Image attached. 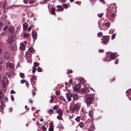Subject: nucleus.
I'll list each match as a JSON object with an SVG mask.
<instances>
[{
    "label": "nucleus",
    "mask_w": 131,
    "mask_h": 131,
    "mask_svg": "<svg viewBox=\"0 0 131 131\" xmlns=\"http://www.w3.org/2000/svg\"><path fill=\"white\" fill-rule=\"evenodd\" d=\"M16 37V35L14 33H11L8 39V43L10 44L12 43L13 42V39L15 38Z\"/></svg>",
    "instance_id": "obj_1"
},
{
    "label": "nucleus",
    "mask_w": 131,
    "mask_h": 131,
    "mask_svg": "<svg viewBox=\"0 0 131 131\" xmlns=\"http://www.w3.org/2000/svg\"><path fill=\"white\" fill-rule=\"evenodd\" d=\"M94 96L93 94L92 95L91 97L90 96L87 98L86 100V103L87 105H90L93 101V98Z\"/></svg>",
    "instance_id": "obj_2"
},
{
    "label": "nucleus",
    "mask_w": 131,
    "mask_h": 131,
    "mask_svg": "<svg viewBox=\"0 0 131 131\" xmlns=\"http://www.w3.org/2000/svg\"><path fill=\"white\" fill-rule=\"evenodd\" d=\"M66 97L67 99L70 102L72 100L71 97H72V93L71 92H68L66 93Z\"/></svg>",
    "instance_id": "obj_3"
},
{
    "label": "nucleus",
    "mask_w": 131,
    "mask_h": 131,
    "mask_svg": "<svg viewBox=\"0 0 131 131\" xmlns=\"http://www.w3.org/2000/svg\"><path fill=\"white\" fill-rule=\"evenodd\" d=\"M81 107V106L80 105H78L77 104H75L73 107V110L75 111H79Z\"/></svg>",
    "instance_id": "obj_4"
},
{
    "label": "nucleus",
    "mask_w": 131,
    "mask_h": 131,
    "mask_svg": "<svg viewBox=\"0 0 131 131\" xmlns=\"http://www.w3.org/2000/svg\"><path fill=\"white\" fill-rule=\"evenodd\" d=\"M72 95L73 101H75L78 100V96L77 94L76 93H72Z\"/></svg>",
    "instance_id": "obj_5"
},
{
    "label": "nucleus",
    "mask_w": 131,
    "mask_h": 131,
    "mask_svg": "<svg viewBox=\"0 0 131 131\" xmlns=\"http://www.w3.org/2000/svg\"><path fill=\"white\" fill-rule=\"evenodd\" d=\"M36 78L35 75H33L32 76L31 78L30 79V81L32 84V83L35 84L36 83Z\"/></svg>",
    "instance_id": "obj_6"
},
{
    "label": "nucleus",
    "mask_w": 131,
    "mask_h": 131,
    "mask_svg": "<svg viewBox=\"0 0 131 131\" xmlns=\"http://www.w3.org/2000/svg\"><path fill=\"white\" fill-rule=\"evenodd\" d=\"M80 88L81 86L80 85H76L75 86L73 90L75 92H78L80 91Z\"/></svg>",
    "instance_id": "obj_7"
},
{
    "label": "nucleus",
    "mask_w": 131,
    "mask_h": 131,
    "mask_svg": "<svg viewBox=\"0 0 131 131\" xmlns=\"http://www.w3.org/2000/svg\"><path fill=\"white\" fill-rule=\"evenodd\" d=\"M2 83L7 84L8 83V79L7 77L4 76L3 77V80L2 81Z\"/></svg>",
    "instance_id": "obj_8"
},
{
    "label": "nucleus",
    "mask_w": 131,
    "mask_h": 131,
    "mask_svg": "<svg viewBox=\"0 0 131 131\" xmlns=\"http://www.w3.org/2000/svg\"><path fill=\"white\" fill-rule=\"evenodd\" d=\"M108 38L106 36H104L103 38V42L104 43H106L108 41Z\"/></svg>",
    "instance_id": "obj_9"
},
{
    "label": "nucleus",
    "mask_w": 131,
    "mask_h": 131,
    "mask_svg": "<svg viewBox=\"0 0 131 131\" xmlns=\"http://www.w3.org/2000/svg\"><path fill=\"white\" fill-rule=\"evenodd\" d=\"M6 66H9L10 68L12 69L14 67L13 64L12 63L9 62H8L7 63Z\"/></svg>",
    "instance_id": "obj_10"
},
{
    "label": "nucleus",
    "mask_w": 131,
    "mask_h": 131,
    "mask_svg": "<svg viewBox=\"0 0 131 131\" xmlns=\"http://www.w3.org/2000/svg\"><path fill=\"white\" fill-rule=\"evenodd\" d=\"M49 131H53V124L52 123H50L49 124V127L48 129Z\"/></svg>",
    "instance_id": "obj_11"
},
{
    "label": "nucleus",
    "mask_w": 131,
    "mask_h": 131,
    "mask_svg": "<svg viewBox=\"0 0 131 131\" xmlns=\"http://www.w3.org/2000/svg\"><path fill=\"white\" fill-rule=\"evenodd\" d=\"M58 113L59 115L60 116H62L63 115L62 111V110L61 108H59L56 111Z\"/></svg>",
    "instance_id": "obj_12"
},
{
    "label": "nucleus",
    "mask_w": 131,
    "mask_h": 131,
    "mask_svg": "<svg viewBox=\"0 0 131 131\" xmlns=\"http://www.w3.org/2000/svg\"><path fill=\"white\" fill-rule=\"evenodd\" d=\"M8 29L10 32H13L14 31V27L13 26H10L9 27Z\"/></svg>",
    "instance_id": "obj_13"
},
{
    "label": "nucleus",
    "mask_w": 131,
    "mask_h": 131,
    "mask_svg": "<svg viewBox=\"0 0 131 131\" xmlns=\"http://www.w3.org/2000/svg\"><path fill=\"white\" fill-rule=\"evenodd\" d=\"M89 114L91 118H93V111L92 110H90L89 112Z\"/></svg>",
    "instance_id": "obj_14"
},
{
    "label": "nucleus",
    "mask_w": 131,
    "mask_h": 131,
    "mask_svg": "<svg viewBox=\"0 0 131 131\" xmlns=\"http://www.w3.org/2000/svg\"><path fill=\"white\" fill-rule=\"evenodd\" d=\"M4 56L6 59H8L9 57V55L8 53L7 52H5L4 54Z\"/></svg>",
    "instance_id": "obj_15"
},
{
    "label": "nucleus",
    "mask_w": 131,
    "mask_h": 131,
    "mask_svg": "<svg viewBox=\"0 0 131 131\" xmlns=\"http://www.w3.org/2000/svg\"><path fill=\"white\" fill-rule=\"evenodd\" d=\"M56 7L60 9V11L62 12L63 11L64 7H63L62 6L60 5H57L56 6Z\"/></svg>",
    "instance_id": "obj_16"
},
{
    "label": "nucleus",
    "mask_w": 131,
    "mask_h": 131,
    "mask_svg": "<svg viewBox=\"0 0 131 131\" xmlns=\"http://www.w3.org/2000/svg\"><path fill=\"white\" fill-rule=\"evenodd\" d=\"M23 26L24 29V30H27V28L28 27V26L27 24L25 23L24 24H23Z\"/></svg>",
    "instance_id": "obj_17"
},
{
    "label": "nucleus",
    "mask_w": 131,
    "mask_h": 131,
    "mask_svg": "<svg viewBox=\"0 0 131 131\" xmlns=\"http://www.w3.org/2000/svg\"><path fill=\"white\" fill-rule=\"evenodd\" d=\"M25 48V45L21 43L20 44V46L19 48L20 49L22 50H23Z\"/></svg>",
    "instance_id": "obj_18"
},
{
    "label": "nucleus",
    "mask_w": 131,
    "mask_h": 131,
    "mask_svg": "<svg viewBox=\"0 0 131 131\" xmlns=\"http://www.w3.org/2000/svg\"><path fill=\"white\" fill-rule=\"evenodd\" d=\"M37 33H32V37L33 39H36L37 38Z\"/></svg>",
    "instance_id": "obj_19"
},
{
    "label": "nucleus",
    "mask_w": 131,
    "mask_h": 131,
    "mask_svg": "<svg viewBox=\"0 0 131 131\" xmlns=\"http://www.w3.org/2000/svg\"><path fill=\"white\" fill-rule=\"evenodd\" d=\"M5 83H2V89L3 91H5L6 89V86Z\"/></svg>",
    "instance_id": "obj_20"
},
{
    "label": "nucleus",
    "mask_w": 131,
    "mask_h": 131,
    "mask_svg": "<svg viewBox=\"0 0 131 131\" xmlns=\"http://www.w3.org/2000/svg\"><path fill=\"white\" fill-rule=\"evenodd\" d=\"M110 58L111 59H114V60L115 58V56L114 54H112L110 55Z\"/></svg>",
    "instance_id": "obj_21"
},
{
    "label": "nucleus",
    "mask_w": 131,
    "mask_h": 131,
    "mask_svg": "<svg viewBox=\"0 0 131 131\" xmlns=\"http://www.w3.org/2000/svg\"><path fill=\"white\" fill-rule=\"evenodd\" d=\"M20 76L22 78L24 79L25 77V74L24 73H20L19 74Z\"/></svg>",
    "instance_id": "obj_22"
},
{
    "label": "nucleus",
    "mask_w": 131,
    "mask_h": 131,
    "mask_svg": "<svg viewBox=\"0 0 131 131\" xmlns=\"http://www.w3.org/2000/svg\"><path fill=\"white\" fill-rule=\"evenodd\" d=\"M80 118L81 117L80 116H78L77 118H75V120L78 122H79Z\"/></svg>",
    "instance_id": "obj_23"
},
{
    "label": "nucleus",
    "mask_w": 131,
    "mask_h": 131,
    "mask_svg": "<svg viewBox=\"0 0 131 131\" xmlns=\"http://www.w3.org/2000/svg\"><path fill=\"white\" fill-rule=\"evenodd\" d=\"M16 48V46L14 45H13L11 47V49L13 51H14L15 50Z\"/></svg>",
    "instance_id": "obj_24"
},
{
    "label": "nucleus",
    "mask_w": 131,
    "mask_h": 131,
    "mask_svg": "<svg viewBox=\"0 0 131 131\" xmlns=\"http://www.w3.org/2000/svg\"><path fill=\"white\" fill-rule=\"evenodd\" d=\"M29 50L30 52H32L34 51V50L33 48L30 47L29 48Z\"/></svg>",
    "instance_id": "obj_25"
},
{
    "label": "nucleus",
    "mask_w": 131,
    "mask_h": 131,
    "mask_svg": "<svg viewBox=\"0 0 131 131\" xmlns=\"http://www.w3.org/2000/svg\"><path fill=\"white\" fill-rule=\"evenodd\" d=\"M29 33H24L23 36L25 38H27L29 36Z\"/></svg>",
    "instance_id": "obj_26"
},
{
    "label": "nucleus",
    "mask_w": 131,
    "mask_h": 131,
    "mask_svg": "<svg viewBox=\"0 0 131 131\" xmlns=\"http://www.w3.org/2000/svg\"><path fill=\"white\" fill-rule=\"evenodd\" d=\"M55 9L54 8L51 9V13L52 14L54 15L55 14L54 12Z\"/></svg>",
    "instance_id": "obj_27"
},
{
    "label": "nucleus",
    "mask_w": 131,
    "mask_h": 131,
    "mask_svg": "<svg viewBox=\"0 0 131 131\" xmlns=\"http://www.w3.org/2000/svg\"><path fill=\"white\" fill-rule=\"evenodd\" d=\"M3 97V94L1 90H0V99H2Z\"/></svg>",
    "instance_id": "obj_28"
},
{
    "label": "nucleus",
    "mask_w": 131,
    "mask_h": 131,
    "mask_svg": "<svg viewBox=\"0 0 131 131\" xmlns=\"http://www.w3.org/2000/svg\"><path fill=\"white\" fill-rule=\"evenodd\" d=\"M60 100L64 101V102H66V100L64 98L63 96H61L60 97Z\"/></svg>",
    "instance_id": "obj_29"
},
{
    "label": "nucleus",
    "mask_w": 131,
    "mask_h": 131,
    "mask_svg": "<svg viewBox=\"0 0 131 131\" xmlns=\"http://www.w3.org/2000/svg\"><path fill=\"white\" fill-rule=\"evenodd\" d=\"M58 108H59V106L58 105H55L53 107V109L54 110H55L57 109Z\"/></svg>",
    "instance_id": "obj_30"
},
{
    "label": "nucleus",
    "mask_w": 131,
    "mask_h": 131,
    "mask_svg": "<svg viewBox=\"0 0 131 131\" xmlns=\"http://www.w3.org/2000/svg\"><path fill=\"white\" fill-rule=\"evenodd\" d=\"M87 91V90L86 89H82V92L83 93H85Z\"/></svg>",
    "instance_id": "obj_31"
},
{
    "label": "nucleus",
    "mask_w": 131,
    "mask_h": 131,
    "mask_svg": "<svg viewBox=\"0 0 131 131\" xmlns=\"http://www.w3.org/2000/svg\"><path fill=\"white\" fill-rule=\"evenodd\" d=\"M63 7L65 8L66 9L68 7V5L66 4H63Z\"/></svg>",
    "instance_id": "obj_32"
},
{
    "label": "nucleus",
    "mask_w": 131,
    "mask_h": 131,
    "mask_svg": "<svg viewBox=\"0 0 131 131\" xmlns=\"http://www.w3.org/2000/svg\"><path fill=\"white\" fill-rule=\"evenodd\" d=\"M42 130L44 131H45L47 129L46 127H45L43 126H42L41 127Z\"/></svg>",
    "instance_id": "obj_33"
},
{
    "label": "nucleus",
    "mask_w": 131,
    "mask_h": 131,
    "mask_svg": "<svg viewBox=\"0 0 131 131\" xmlns=\"http://www.w3.org/2000/svg\"><path fill=\"white\" fill-rule=\"evenodd\" d=\"M3 26V23L2 22L0 21V29H1Z\"/></svg>",
    "instance_id": "obj_34"
},
{
    "label": "nucleus",
    "mask_w": 131,
    "mask_h": 131,
    "mask_svg": "<svg viewBox=\"0 0 131 131\" xmlns=\"http://www.w3.org/2000/svg\"><path fill=\"white\" fill-rule=\"evenodd\" d=\"M37 71L39 72H41L42 71V69L40 67H38L37 68Z\"/></svg>",
    "instance_id": "obj_35"
},
{
    "label": "nucleus",
    "mask_w": 131,
    "mask_h": 131,
    "mask_svg": "<svg viewBox=\"0 0 131 131\" xmlns=\"http://www.w3.org/2000/svg\"><path fill=\"white\" fill-rule=\"evenodd\" d=\"M60 116V115H58L57 117V118L59 120H61L62 119V117H61V116Z\"/></svg>",
    "instance_id": "obj_36"
},
{
    "label": "nucleus",
    "mask_w": 131,
    "mask_h": 131,
    "mask_svg": "<svg viewBox=\"0 0 131 131\" xmlns=\"http://www.w3.org/2000/svg\"><path fill=\"white\" fill-rule=\"evenodd\" d=\"M36 70V68L34 67H33L32 72L33 73H35V72Z\"/></svg>",
    "instance_id": "obj_37"
},
{
    "label": "nucleus",
    "mask_w": 131,
    "mask_h": 131,
    "mask_svg": "<svg viewBox=\"0 0 131 131\" xmlns=\"http://www.w3.org/2000/svg\"><path fill=\"white\" fill-rule=\"evenodd\" d=\"M8 28V27L7 26H5V27L3 28L2 29L3 30L5 31L6 30L7 28Z\"/></svg>",
    "instance_id": "obj_38"
},
{
    "label": "nucleus",
    "mask_w": 131,
    "mask_h": 131,
    "mask_svg": "<svg viewBox=\"0 0 131 131\" xmlns=\"http://www.w3.org/2000/svg\"><path fill=\"white\" fill-rule=\"evenodd\" d=\"M103 15V14L102 13H101L100 14H98V16L100 18H101Z\"/></svg>",
    "instance_id": "obj_39"
},
{
    "label": "nucleus",
    "mask_w": 131,
    "mask_h": 131,
    "mask_svg": "<svg viewBox=\"0 0 131 131\" xmlns=\"http://www.w3.org/2000/svg\"><path fill=\"white\" fill-rule=\"evenodd\" d=\"M79 126L81 128H82L83 126V124L82 122H80L79 124Z\"/></svg>",
    "instance_id": "obj_40"
},
{
    "label": "nucleus",
    "mask_w": 131,
    "mask_h": 131,
    "mask_svg": "<svg viewBox=\"0 0 131 131\" xmlns=\"http://www.w3.org/2000/svg\"><path fill=\"white\" fill-rule=\"evenodd\" d=\"M34 65L35 67H37L38 66V63L37 62H35L34 63Z\"/></svg>",
    "instance_id": "obj_41"
},
{
    "label": "nucleus",
    "mask_w": 131,
    "mask_h": 131,
    "mask_svg": "<svg viewBox=\"0 0 131 131\" xmlns=\"http://www.w3.org/2000/svg\"><path fill=\"white\" fill-rule=\"evenodd\" d=\"M31 54L29 52H27L26 53V56H27V57H30V56H31Z\"/></svg>",
    "instance_id": "obj_42"
},
{
    "label": "nucleus",
    "mask_w": 131,
    "mask_h": 131,
    "mask_svg": "<svg viewBox=\"0 0 131 131\" xmlns=\"http://www.w3.org/2000/svg\"><path fill=\"white\" fill-rule=\"evenodd\" d=\"M4 110L3 108V107L1 106H0V112H2Z\"/></svg>",
    "instance_id": "obj_43"
},
{
    "label": "nucleus",
    "mask_w": 131,
    "mask_h": 131,
    "mask_svg": "<svg viewBox=\"0 0 131 131\" xmlns=\"http://www.w3.org/2000/svg\"><path fill=\"white\" fill-rule=\"evenodd\" d=\"M73 81L72 79H70L69 80L68 83L70 85H71L72 84Z\"/></svg>",
    "instance_id": "obj_44"
},
{
    "label": "nucleus",
    "mask_w": 131,
    "mask_h": 131,
    "mask_svg": "<svg viewBox=\"0 0 131 131\" xmlns=\"http://www.w3.org/2000/svg\"><path fill=\"white\" fill-rule=\"evenodd\" d=\"M53 112V110L52 109H50L48 111V112L49 114H51Z\"/></svg>",
    "instance_id": "obj_45"
},
{
    "label": "nucleus",
    "mask_w": 131,
    "mask_h": 131,
    "mask_svg": "<svg viewBox=\"0 0 131 131\" xmlns=\"http://www.w3.org/2000/svg\"><path fill=\"white\" fill-rule=\"evenodd\" d=\"M115 34H113L112 36V39H114L115 37Z\"/></svg>",
    "instance_id": "obj_46"
},
{
    "label": "nucleus",
    "mask_w": 131,
    "mask_h": 131,
    "mask_svg": "<svg viewBox=\"0 0 131 131\" xmlns=\"http://www.w3.org/2000/svg\"><path fill=\"white\" fill-rule=\"evenodd\" d=\"M54 100V99L52 97H51V99L50 100V102L51 103H53V101Z\"/></svg>",
    "instance_id": "obj_47"
},
{
    "label": "nucleus",
    "mask_w": 131,
    "mask_h": 131,
    "mask_svg": "<svg viewBox=\"0 0 131 131\" xmlns=\"http://www.w3.org/2000/svg\"><path fill=\"white\" fill-rule=\"evenodd\" d=\"M115 30L113 29H110V32H113Z\"/></svg>",
    "instance_id": "obj_48"
},
{
    "label": "nucleus",
    "mask_w": 131,
    "mask_h": 131,
    "mask_svg": "<svg viewBox=\"0 0 131 131\" xmlns=\"http://www.w3.org/2000/svg\"><path fill=\"white\" fill-rule=\"evenodd\" d=\"M102 35V33H98L97 36L99 37H101Z\"/></svg>",
    "instance_id": "obj_49"
},
{
    "label": "nucleus",
    "mask_w": 131,
    "mask_h": 131,
    "mask_svg": "<svg viewBox=\"0 0 131 131\" xmlns=\"http://www.w3.org/2000/svg\"><path fill=\"white\" fill-rule=\"evenodd\" d=\"M118 59H116L115 62V63L116 64H117L118 63Z\"/></svg>",
    "instance_id": "obj_50"
},
{
    "label": "nucleus",
    "mask_w": 131,
    "mask_h": 131,
    "mask_svg": "<svg viewBox=\"0 0 131 131\" xmlns=\"http://www.w3.org/2000/svg\"><path fill=\"white\" fill-rule=\"evenodd\" d=\"M25 80H22L20 81V83H24Z\"/></svg>",
    "instance_id": "obj_51"
},
{
    "label": "nucleus",
    "mask_w": 131,
    "mask_h": 131,
    "mask_svg": "<svg viewBox=\"0 0 131 131\" xmlns=\"http://www.w3.org/2000/svg\"><path fill=\"white\" fill-rule=\"evenodd\" d=\"M104 50L103 49H100L99 50V51L100 53L103 52H104Z\"/></svg>",
    "instance_id": "obj_52"
},
{
    "label": "nucleus",
    "mask_w": 131,
    "mask_h": 131,
    "mask_svg": "<svg viewBox=\"0 0 131 131\" xmlns=\"http://www.w3.org/2000/svg\"><path fill=\"white\" fill-rule=\"evenodd\" d=\"M105 25L106 27H108L109 26L110 24L109 23H107L105 24Z\"/></svg>",
    "instance_id": "obj_53"
},
{
    "label": "nucleus",
    "mask_w": 131,
    "mask_h": 131,
    "mask_svg": "<svg viewBox=\"0 0 131 131\" xmlns=\"http://www.w3.org/2000/svg\"><path fill=\"white\" fill-rule=\"evenodd\" d=\"M10 93L11 94L15 93L16 92L14 91L13 90H11Z\"/></svg>",
    "instance_id": "obj_54"
},
{
    "label": "nucleus",
    "mask_w": 131,
    "mask_h": 131,
    "mask_svg": "<svg viewBox=\"0 0 131 131\" xmlns=\"http://www.w3.org/2000/svg\"><path fill=\"white\" fill-rule=\"evenodd\" d=\"M31 29V27H29L28 29V32H29Z\"/></svg>",
    "instance_id": "obj_55"
},
{
    "label": "nucleus",
    "mask_w": 131,
    "mask_h": 131,
    "mask_svg": "<svg viewBox=\"0 0 131 131\" xmlns=\"http://www.w3.org/2000/svg\"><path fill=\"white\" fill-rule=\"evenodd\" d=\"M3 63V60L2 59L0 58V64Z\"/></svg>",
    "instance_id": "obj_56"
},
{
    "label": "nucleus",
    "mask_w": 131,
    "mask_h": 131,
    "mask_svg": "<svg viewBox=\"0 0 131 131\" xmlns=\"http://www.w3.org/2000/svg\"><path fill=\"white\" fill-rule=\"evenodd\" d=\"M111 16L113 17H114L115 16V14L114 13H112L111 14Z\"/></svg>",
    "instance_id": "obj_57"
},
{
    "label": "nucleus",
    "mask_w": 131,
    "mask_h": 131,
    "mask_svg": "<svg viewBox=\"0 0 131 131\" xmlns=\"http://www.w3.org/2000/svg\"><path fill=\"white\" fill-rule=\"evenodd\" d=\"M100 2H101L102 3H103V4L105 3V1L104 0H99Z\"/></svg>",
    "instance_id": "obj_58"
},
{
    "label": "nucleus",
    "mask_w": 131,
    "mask_h": 131,
    "mask_svg": "<svg viewBox=\"0 0 131 131\" xmlns=\"http://www.w3.org/2000/svg\"><path fill=\"white\" fill-rule=\"evenodd\" d=\"M3 8L4 9H5V2H4V4L3 5Z\"/></svg>",
    "instance_id": "obj_59"
},
{
    "label": "nucleus",
    "mask_w": 131,
    "mask_h": 131,
    "mask_svg": "<svg viewBox=\"0 0 131 131\" xmlns=\"http://www.w3.org/2000/svg\"><path fill=\"white\" fill-rule=\"evenodd\" d=\"M66 0H60V1L62 3H65Z\"/></svg>",
    "instance_id": "obj_60"
},
{
    "label": "nucleus",
    "mask_w": 131,
    "mask_h": 131,
    "mask_svg": "<svg viewBox=\"0 0 131 131\" xmlns=\"http://www.w3.org/2000/svg\"><path fill=\"white\" fill-rule=\"evenodd\" d=\"M29 103H30L31 104L32 103V101L30 99H29Z\"/></svg>",
    "instance_id": "obj_61"
},
{
    "label": "nucleus",
    "mask_w": 131,
    "mask_h": 131,
    "mask_svg": "<svg viewBox=\"0 0 131 131\" xmlns=\"http://www.w3.org/2000/svg\"><path fill=\"white\" fill-rule=\"evenodd\" d=\"M24 3H27L28 2V1L27 0H25L23 1Z\"/></svg>",
    "instance_id": "obj_62"
},
{
    "label": "nucleus",
    "mask_w": 131,
    "mask_h": 131,
    "mask_svg": "<svg viewBox=\"0 0 131 131\" xmlns=\"http://www.w3.org/2000/svg\"><path fill=\"white\" fill-rule=\"evenodd\" d=\"M39 121L41 122H43V119L42 118L40 119H39Z\"/></svg>",
    "instance_id": "obj_63"
},
{
    "label": "nucleus",
    "mask_w": 131,
    "mask_h": 131,
    "mask_svg": "<svg viewBox=\"0 0 131 131\" xmlns=\"http://www.w3.org/2000/svg\"><path fill=\"white\" fill-rule=\"evenodd\" d=\"M88 131H94L92 129H89Z\"/></svg>",
    "instance_id": "obj_64"
}]
</instances>
